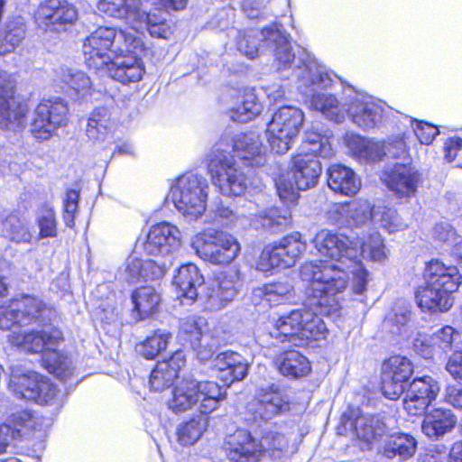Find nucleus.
Here are the masks:
<instances>
[{"mask_svg":"<svg viewBox=\"0 0 462 462\" xmlns=\"http://www.w3.org/2000/svg\"><path fill=\"white\" fill-rule=\"evenodd\" d=\"M318 252L334 261H314L300 267V279L308 283L307 293L311 305L320 312L331 314L340 307L338 295L348 285L349 273L353 276V291H365L369 273L358 259V249L354 240L328 229L319 231L312 240Z\"/></svg>","mask_w":462,"mask_h":462,"instance_id":"obj_1","label":"nucleus"},{"mask_svg":"<svg viewBox=\"0 0 462 462\" xmlns=\"http://www.w3.org/2000/svg\"><path fill=\"white\" fill-rule=\"evenodd\" d=\"M232 152L233 155L219 146L215 147L208 156V167L214 184L223 195L240 196L246 190L248 181L236 158L252 167L262 165V143L255 133L240 134L234 139Z\"/></svg>","mask_w":462,"mask_h":462,"instance_id":"obj_2","label":"nucleus"},{"mask_svg":"<svg viewBox=\"0 0 462 462\" xmlns=\"http://www.w3.org/2000/svg\"><path fill=\"white\" fill-rule=\"evenodd\" d=\"M115 37L116 28L100 27L85 40L82 51L87 66L106 71L109 77L124 84L141 80L145 72L141 58L112 57Z\"/></svg>","mask_w":462,"mask_h":462,"instance_id":"obj_3","label":"nucleus"},{"mask_svg":"<svg viewBox=\"0 0 462 462\" xmlns=\"http://www.w3.org/2000/svg\"><path fill=\"white\" fill-rule=\"evenodd\" d=\"M425 285L415 294L418 305L429 311H448L453 305L451 294L462 282V276L456 266L446 265L433 260L424 273Z\"/></svg>","mask_w":462,"mask_h":462,"instance_id":"obj_4","label":"nucleus"},{"mask_svg":"<svg viewBox=\"0 0 462 462\" xmlns=\"http://www.w3.org/2000/svg\"><path fill=\"white\" fill-rule=\"evenodd\" d=\"M226 397V389L217 382L188 375L173 388L168 406L174 413L196 409L201 415H208L216 411Z\"/></svg>","mask_w":462,"mask_h":462,"instance_id":"obj_5","label":"nucleus"},{"mask_svg":"<svg viewBox=\"0 0 462 462\" xmlns=\"http://www.w3.org/2000/svg\"><path fill=\"white\" fill-rule=\"evenodd\" d=\"M99 12L123 20L133 27L146 28L151 36L167 39L171 32L165 15L147 13L143 0H99Z\"/></svg>","mask_w":462,"mask_h":462,"instance_id":"obj_6","label":"nucleus"},{"mask_svg":"<svg viewBox=\"0 0 462 462\" xmlns=\"http://www.w3.org/2000/svg\"><path fill=\"white\" fill-rule=\"evenodd\" d=\"M208 189L206 179L187 173L176 180L170 196L179 212L189 220H196L206 210Z\"/></svg>","mask_w":462,"mask_h":462,"instance_id":"obj_7","label":"nucleus"},{"mask_svg":"<svg viewBox=\"0 0 462 462\" xmlns=\"http://www.w3.org/2000/svg\"><path fill=\"white\" fill-rule=\"evenodd\" d=\"M191 246L201 259L214 264L230 263L240 251V245L234 236L212 229L197 234Z\"/></svg>","mask_w":462,"mask_h":462,"instance_id":"obj_8","label":"nucleus"},{"mask_svg":"<svg viewBox=\"0 0 462 462\" xmlns=\"http://www.w3.org/2000/svg\"><path fill=\"white\" fill-rule=\"evenodd\" d=\"M304 120L303 112L295 106H282L273 116L268 124V142L273 151L277 153H285L291 148Z\"/></svg>","mask_w":462,"mask_h":462,"instance_id":"obj_9","label":"nucleus"},{"mask_svg":"<svg viewBox=\"0 0 462 462\" xmlns=\"http://www.w3.org/2000/svg\"><path fill=\"white\" fill-rule=\"evenodd\" d=\"M67 116L68 106L63 100H42L32 113L30 132L38 140H49L60 127L66 125Z\"/></svg>","mask_w":462,"mask_h":462,"instance_id":"obj_10","label":"nucleus"},{"mask_svg":"<svg viewBox=\"0 0 462 462\" xmlns=\"http://www.w3.org/2000/svg\"><path fill=\"white\" fill-rule=\"evenodd\" d=\"M47 305L39 298L23 295L0 307V328L10 329L15 324L27 326L43 320Z\"/></svg>","mask_w":462,"mask_h":462,"instance_id":"obj_11","label":"nucleus"},{"mask_svg":"<svg viewBox=\"0 0 462 462\" xmlns=\"http://www.w3.org/2000/svg\"><path fill=\"white\" fill-rule=\"evenodd\" d=\"M29 108L14 97V84L5 72L0 73V129L20 132L27 125Z\"/></svg>","mask_w":462,"mask_h":462,"instance_id":"obj_12","label":"nucleus"},{"mask_svg":"<svg viewBox=\"0 0 462 462\" xmlns=\"http://www.w3.org/2000/svg\"><path fill=\"white\" fill-rule=\"evenodd\" d=\"M306 249L299 234L288 236L278 243L266 245L259 258L257 269L268 272L274 267L290 268Z\"/></svg>","mask_w":462,"mask_h":462,"instance_id":"obj_13","label":"nucleus"},{"mask_svg":"<svg viewBox=\"0 0 462 462\" xmlns=\"http://www.w3.org/2000/svg\"><path fill=\"white\" fill-rule=\"evenodd\" d=\"M342 420L345 428L353 430L361 449H369L371 445L387 434L386 425L378 417L364 415L359 410L345 413Z\"/></svg>","mask_w":462,"mask_h":462,"instance_id":"obj_14","label":"nucleus"},{"mask_svg":"<svg viewBox=\"0 0 462 462\" xmlns=\"http://www.w3.org/2000/svg\"><path fill=\"white\" fill-rule=\"evenodd\" d=\"M181 243V233L179 228L168 222L152 226L145 240L142 242L143 252L152 256L169 257Z\"/></svg>","mask_w":462,"mask_h":462,"instance_id":"obj_15","label":"nucleus"},{"mask_svg":"<svg viewBox=\"0 0 462 462\" xmlns=\"http://www.w3.org/2000/svg\"><path fill=\"white\" fill-rule=\"evenodd\" d=\"M412 373L413 365L408 358L401 356L390 357L383 365V394L390 400L398 399Z\"/></svg>","mask_w":462,"mask_h":462,"instance_id":"obj_16","label":"nucleus"},{"mask_svg":"<svg viewBox=\"0 0 462 462\" xmlns=\"http://www.w3.org/2000/svg\"><path fill=\"white\" fill-rule=\"evenodd\" d=\"M439 390V383L431 376L425 375L415 378L405 393L404 409L412 416L423 414L429 405L437 398Z\"/></svg>","mask_w":462,"mask_h":462,"instance_id":"obj_17","label":"nucleus"},{"mask_svg":"<svg viewBox=\"0 0 462 462\" xmlns=\"http://www.w3.org/2000/svg\"><path fill=\"white\" fill-rule=\"evenodd\" d=\"M239 273L236 270L220 273L208 283L205 298L211 310H221L231 302L238 292Z\"/></svg>","mask_w":462,"mask_h":462,"instance_id":"obj_18","label":"nucleus"},{"mask_svg":"<svg viewBox=\"0 0 462 462\" xmlns=\"http://www.w3.org/2000/svg\"><path fill=\"white\" fill-rule=\"evenodd\" d=\"M290 171L296 188L306 190L318 184L322 167L317 156L300 152L291 158Z\"/></svg>","mask_w":462,"mask_h":462,"instance_id":"obj_19","label":"nucleus"},{"mask_svg":"<svg viewBox=\"0 0 462 462\" xmlns=\"http://www.w3.org/2000/svg\"><path fill=\"white\" fill-rule=\"evenodd\" d=\"M307 295V305L311 309L308 310L306 307L298 309L301 311V320L299 321V346H308L312 341H318L325 338L327 333V328L324 321L319 317V315H324L327 317L337 314L340 309L331 314H324L320 312L319 308L311 305L309 300V295ZM341 308V306L339 307Z\"/></svg>","mask_w":462,"mask_h":462,"instance_id":"obj_20","label":"nucleus"},{"mask_svg":"<svg viewBox=\"0 0 462 462\" xmlns=\"http://www.w3.org/2000/svg\"><path fill=\"white\" fill-rule=\"evenodd\" d=\"M78 17L77 9L67 1L47 0L42 3L37 12L36 18L41 26H58L72 24Z\"/></svg>","mask_w":462,"mask_h":462,"instance_id":"obj_21","label":"nucleus"},{"mask_svg":"<svg viewBox=\"0 0 462 462\" xmlns=\"http://www.w3.org/2000/svg\"><path fill=\"white\" fill-rule=\"evenodd\" d=\"M290 409L289 402L276 391L261 393L247 406L254 421H269Z\"/></svg>","mask_w":462,"mask_h":462,"instance_id":"obj_22","label":"nucleus"},{"mask_svg":"<svg viewBox=\"0 0 462 462\" xmlns=\"http://www.w3.org/2000/svg\"><path fill=\"white\" fill-rule=\"evenodd\" d=\"M60 340H62V333L58 329L24 333L14 330L9 335V341L12 345L28 353L45 351L50 347L57 346Z\"/></svg>","mask_w":462,"mask_h":462,"instance_id":"obj_23","label":"nucleus"},{"mask_svg":"<svg viewBox=\"0 0 462 462\" xmlns=\"http://www.w3.org/2000/svg\"><path fill=\"white\" fill-rule=\"evenodd\" d=\"M225 448L231 462H259L258 442L246 430H237L226 438Z\"/></svg>","mask_w":462,"mask_h":462,"instance_id":"obj_24","label":"nucleus"},{"mask_svg":"<svg viewBox=\"0 0 462 462\" xmlns=\"http://www.w3.org/2000/svg\"><path fill=\"white\" fill-rule=\"evenodd\" d=\"M385 174L388 187L399 197L410 198L415 195L420 174L411 162H396Z\"/></svg>","mask_w":462,"mask_h":462,"instance_id":"obj_25","label":"nucleus"},{"mask_svg":"<svg viewBox=\"0 0 462 462\" xmlns=\"http://www.w3.org/2000/svg\"><path fill=\"white\" fill-rule=\"evenodd\" d=\"M185 364L186 357L180 350L176 351L169 359L158 362L150 375L151 388L161 392L170 387Z\"/></svg>","mask_w":462,"mask_h":462,"instance_id":"obj_26","label":"nucleus"},{"mask_svg":"<svg viewBox=\"0 0 462 462\" xmlns=\"http://www.w3.org/2000/svg\"><path fill=\"white\" fill-rule=\"evenodd\" d=\"M168 263H171L170 259L156 262L153 260L144 261L134 256H130L126 261L124 271L125 278L130 282L140 280H158L165 274Z\"/></svg>","mask_w":462,"mask_h":462,"instance_id":"obj_27","label":"nucleus"},{"mask_svg":"<svg viewBox=\"0 0 462 462\" xmlns=\"http://www.w3.org/2000/svg\"><path fill=\"white\" fill-rule=\"evenodd\" d=\"M347 112L354 124L363 129L374 127L383 114V107L370 97H356L349 105Z\"/></svg>","mask_w":462,"mask_h":462,"instance_id":"obj_28","label":"nucleus"},{"mask_svg":"<svg viewBox=\"0 0 462 462\" xmlns=\"http://www.w3.org/2000/svg\"><path fill=\"white\" fill-rule=\"evenodd\" d=\"M214 367L219 372L221 380L231 383L247 375L249 364L240 354L226 351L216 356Z\"/></svg>","mask_w":462,"mask_h":462,"instance_id":"obj_29","label":"nucleus"},{"mask_svg":"<svg viewBox=\"0 0 462 462\" xmlns=\"http://www.w3.org/2000/svg\"><path fill=\"white\" fill-rule=\"evenodd\" d=\"M295 291L292 282L289 280L278 281L264 284L253 290L251 300L254 305L265 300L270 305L285 303L294 298Z\"/></svg>","mask_w":462,"mask_h":462,"instance_id":"obj_30","label":"nucleus"},{"mask_svg":"<svg viewBox=\"0 0 462 462\" xmlns=\"http://www.w3.org/2000/svg\"><path fill=\"white\" fill-rule=\"evenodd\" d=\"M328 185L335 192L346 196L356 195L361 188V180L355 171L343 164H333L328 170Z\"/></svg>","mask_w":462,"mask_h":462,"instance_id":"obj_31","label":"nucleus"},{"mask_svg":"<svg viewBox=\"0 0 462 462\" xmlns=\"http://www.w3.org/2000/svg\"><path fill=\"white\" fill-rule=\"evenodd\" d=\"M174 283L178 289V297L191 303L197 299L198 288L204 283V278L195 264L189 263L180 267Z\"/></svg>","mask_w":462,"mask_h":462,"instance_id":"obj_32","label":"nucleus"},{"mask_svg":"<svg viewBox=\"0 0 462 462\" xmlns=\"http://www.w3.org/2000/svg\"><path fill=\"white\" fill-rule=\"evenodd\" d=\"M457 423V418L450 410L435 409L428 413L421 424V430L429 438H439L450 432Z\"/></svg>","mask_w":462,"mask_h":462,"instance_id":"obj_33","label":"nucleus"},{"mask_svg":"<svg viewBox=\"0 0 462 462\" xmlns=\"http://www.w3.org/2000/svg\"><path fill=\"white\" fill-rule=\"evenodd\" d=\"M137 28L131 26L130 29H116V37L113 40L114 49H111L114 58L125 56L140 58L139 54L144 51V44L136 32Z\"/></svg>","mask_w":462,"mask_h":462,"instance_id":"obj_34","label":"nucleus"},{"mask_svg":"<svg viewBox=\"0 0 462 462\" xmlns=\"http://www.w3.org/2000/svg\"><path fill=\"white\" fill-rule=\"evenodd\" d=\"M262 111V105L258 102L253 90H245L237 95L236 103L228 110L230 118L235 122L246 123Z\"/></svg>","mask_w":462,"mask_h":462,"instance_id":"obj_35","label":"nucleus"},{"mask_svg":"<svg viewBox=\"0 0 462 462\" xmlns=\"http://www.w3.org/2000/svg\"><path fill=\"white\" fill-rule=\"evenodd\" d=\"M386 439L383 448V454L388 457L393 458L399 456L402 459L411 457L417 449V441L410 434L394 433L390 436L387 434Z\"/></svg>","mask_w":462,"mask_h":462,"instance_id":"obj_36","label":"nucleus"},{"mask_svg":"<svg viewBox=\"0 0 462 462\" xmlns=\"http://www.w3.org/2000/svg\"><path fill=\"white\" fill-rule=\"evenodd\" d=\"M260 460L268 457L273 460H280L289 451L288 439L276 431L265 432L258 442Z\"/></svg>","mask_w":462,"mask_h":462,"instance_id":"obj_37","label":"nucleus"},{"mask_svg":"<svg viewBox=\"0 0 462 462\" xmlns=\"http://www.w3.org/2000/svg\"><path fill=\"white\" fill-rule=\"evenodd\" d=\"M353 246L358 249V259L362 256L374 262H381L387 256L381 235L376 231L356 237Z\"/></svg>","mask_w":462,"mask_h":462,"instance_id":"obj_38","label":"nucleus"},{"mask_svg":"<svg viewBox=\"0 0 462 462\" xmlns=\"http://www.w3.org/2000/svg\"><path fill=\"white\" fill-rule=\"evenodd\" d=\"M42 365L61 381H66L73 374L71 360L63 353L50 347L42 354Z\"/></svg>","mask_w":462,"mask_h":462,"instance_id":"obj_39","label":"nucleus"},{"mask_svg":"<svg viewBox=\"0 0 462 462\" xmlns=\"http://www.w3.org/2000/svg\"><path fill=\"white\" fill-rule=\"evenodd\" d=\"M111 128V114L105 106L96 107L88 116L86 134L92 141L105 140Z\"/></svg>","mask_w":462,"mask_h":462,"instance_id":"obj_40","label":"nucleus"},{"mask_svg":"<svg viewBox=\"0 0 462 462\" xmlns=\"http://www.w3.org/2000/svg\"><path fill=\"white\" fill-rule=\"evenodd\" d=\"M132 300L134 310L137 311L141 319H144L157 311L161 296L154 288L143 286L134 291Z\"/></svg>","mask_w":462,"mask_h":462,"instance_id":"obj_41","label":"nucleus"},{"mask_svg":"<svg viewBox=\"0 0 462 462\" xmlns=\"http://www.w3.org/2000/svg\"><path fill=\"white\" fill-rule=\"evenodd\" d=\"M301 311L292 310L289 313L281 316L274 322V334L276 337H281V341H288L295 346H299V321L301 320Z\"/></svg>","mask_w":462,"mask_h":462,"instance_id":"obj_42","label":"nucleus"},{"mask_svg":"<svg viewBox=\"0 0 462 462\" xmlns=\"http://www.w3.org/2000/svg\"><path fill=\"white\" fill-rule=\"evenodd\" d=\"M279 371L285 376L298 378L307 375L310 371L309 360L295 350L283 353L279 359Z\"/></svg>","mask_w":462,"mask_h":462,"instance_id":"obj_43","label":"nucleus"},{"mask_svg":"<svg viewBox=\"0 0 462 462\" xmlns=\"http://www.w3.org/2000/svg\"><path fill=\"white\" fill-rule=\"evenodd\" d=\"M25 35L24 23L22 17H15L5 23L0 33V54L13 52Z\"/></svg>","mask_w":462,"mask_h":462,"instance_id":"obj_44","label":"nucleus"},{"mask_svg":"<svg viewBox=\"0 0 462 462\" xmlns=\"http://www.w3.org/2000/svg\"><path fill=\"white\" fill-rule=\"evenodd\" d=\"M310 104L315 110L321 112L331 121L341 123L345 119V109L334 95L327 93L314 94Z\"/></svg>","mask_w":462,"mask_h":462,"instance_id":"obj_45","label":"nucleus"},{"mask_svg":"<svg viewBox=\"0 0 462 462\" xmlns=\"http://www.w3.org/2000/svg\"><path fill=\"white\" fill-rule=\"evenodd\" d=\"M296 76L306 86H314L326 88L331 85L332 79L324 68L314 61L303 64V68L297 65Z\"/></svg>","mask_w":462,"mask_h":462,"instance_id":"obj_46","label":"nucleus"},{"mask_svg":"<svg viewBox=\"0 0 462 462\" xmlns=\"http://www.w3.org/2000/svg\"><path fill=\"white\" fill-rule=\"evenodd\" d=\"M374 208L367 200H358L341 206L340 213L345 215L349 226L357 227L374 219Z\"/></svg>","mask_w":462,"mask_h":462,"instance_id":"obj_47","label":"nucleus"},{"mask_svg":"<svg viewBox=\"0 0 462 462\" xmlns=\"http://www.w3.org/2000/svg\"><path fill=\"white\" fill-rule=\"evenodd\" d=\"M42 379V375L32 371H28L24 374L13 372L9 387L18 398L29 401L27 393L32 390L33 392H37Z\"/></svg>","mask_w":462,"mask_h":462,"instance_id":"obj_48","label":"nucleus"},{"mask_svg":"<svg viewBox=\"0 0 462 462\" xmlns=\"http://www.w3.org/2000/svg\"><path fill=\"white\" fill-rule=\"evenodd\" d=\"M374 220L390 234L402 231L410 225L396 209L387 207H376L374 209Z\"/></svg>","mask_w":462,"mask_h":462,"instance_id":"obj_49","label":"nucleus"},{"mask_svg":"<svg viewBox=\"0 0 462 462\" xmlns=\"http://www.w3.org/2000/svg\"><path fill=\"white\" fill-rule=\"evenodd\" d=\"M207 424L208 419L201 414L180 424L177 429L178 441L183 446L195 444L202 436Z\"/></svg>","mask_w":462,"mask_h":462,"instance_id":"obj_50","label":"nucleus"},{"mask_svg":"<svg viewBox=\"0 0 462 462\" xmlns=\"http://www.w3.org/2000/svg\"><path fill=\"white\" fill-rule=\"evenodd\" d=\"M300 152L322 158H330L334 153L329 138L312 131L305 133Z\"/></svg>","mask_w":462,"mask_h":462,"instance_id":"obj_51","label":"nucleus"},{"mask_svg":"<svg viewBox=\"0 0 462 462\" xmlns=\"http://www.w3.org/2000/svg\"><path fill=\"white\" fill-rule=\"evenodd\" d=\"M268 40L275 42V61L279 70L287 69L291 67L295 60V54L291 51L290 42L278 30L269 32Z\"/></svg>","mask_w":462,"mask_h":462,"instance_id":"obj_52","label":"nucleus"},{"mask_svg":"<svg viewBox=\"0 0 462 462\" xmlns=\"http://www.w3.org/2000/svg\"><path fill=\"white\" fill-rule=\"evenodd\" d=\"M29 401H34L41 405H53L59 408L62 404V394L56 386L47 378L43 377L37 392L27 393Z\"/></svg>","mask_w":462,"mask_h":462,"instance_id":"obj_53","label":"nucleus"},{"mask_svg":"<svg viewBox=\"0 0 462 462\" xmlns=\"http://www.w3.org/2000/svg\"><path fill=\"white\" fill-rule=\"evenodd\" d=\"M57 73L60 80L77 94L84 97L90 90L91 80L83 71L68 67H60Z\"/></svg>","mask_w":462,"mask_h":462,"instance_id":"obj_54","label":"nucleus"},{"mask_svg":"<svg viewBox=\"0 0 462 462\" xmlns=\"http://www.w3.org/2000/svg\"><path fill=\"white\" fill-rule=\"evenodd\" d=\"M171 334L158 330L136 346V351L146 359L155 358L166 349Z\"/></svg>","mask_w":462,"mask_h":462,"instance_id":"obj_55","label":"nucleus"},{"mask_svg":"<svg viewBox=\"0 0 462 462\" xmlns=\"http://www.w3.org/2000/svg\"><path fill=\"white\" fill-rule=\"evenodd\" d=\"M461 336L452 327L446 326L435 332L430 337L434 350L439 349L443 352L459 350V340Z\"/></svg>","mask_w":462,"mask_h":462,"instance_id":"obj_56","label":"nucleus"},{"mask_svg":"<svg viewBox=\"0 0 462 462\" xmlns=\"http://www.w3.org/2000/svg\"><path fill=\"white\" fill-rule=\"evenodd\" d=\"M263 227H282L290 225L291 213L287 208H271L261 211L258 215Z\"/></svg>","mask_w":462,"mask_h":462,"instance_id":"obj_57","label":"nucleus"},{"mask_svg":"<svg viewBox=\"0 0 462 462\" xmlns=\"http://www.w3.org/2000/svg\"><path fill=\"white\" fill-rule=\"evenodd\" d=\"M14 432V439L29 435L36 429L35 417L27 411L13 414L9 419V424Z\"/></svg>","mask_w":462,"mask_h":462,"instance_id":"obj_58","label":"nucleus"},{"mask_svg":"<svg viewBox=\"0 0 462 462\" xmlns=\"http://www.w3.org/2000/svg\"><path fill=\"white\" fill-rule=\"evenodd\" d=\"M273 29L263 30L257 34L247 33L244 35L237 42L238 50L249 59H254L259 52V43L262 40L271 42L268 40L269 32Z\"/></svg>","mask_w":462,"mask_h":462,"instance_id":"obj_59","label":"nucleus"},{"mask_svg":"<svg viewBox=\"0 0 462 462\" xmlns=\"http://www.w3.org/2000/svg\"><path fill=\"white\" fill-rule=\"evenodd\" d=\"M205 334L195 317H188L182 319L179 331V337L181 340L189 344H198V340Z\"/></svg>","mask_w":462,"mask_h":462,"instance_id":"obj_60","label":"nucleus"},{"mask_svg":"<svg viewBox=\"0 0 462 462\" xmlns=\"http://www.w3.org/2000/svg\"><path fill=\"white\" fill-rule=\"evenodd\" d=\"M196 351L197 357L201 362L208 361L218 346L217 339L212 335L206 333L199 340L198 344H190Z\"/></svg>","mask_w":462,"mask_h":462,"instance_id":"obj_61","label":"nucleus"},{"mask_svg":"<svg viewBox=\"0 0 462 462\" xmlns=\"http://www.w3.org/2000/svg\"><path fill=\"white\" fill-rule=\"evenodd\" d=\"M40 237H53L57 235L55 214L52 208H42L37 218Z\"/></svg>","mask_w":462,"mask_h":462,"instance_id":"obj_62","label":"nucleus"},{"mask_svg":"<svg viewBox=\"0 0 462 462\" xmlns=\"http://www.w3.org/2000/svg\"><path fill=\"white\" fill-rule=\"evenodd\" d=\"M79 199V193L77 190L69 189L67 191L63 213V218L67 226L71 227L74 225V217L78 209Z\"/></svg>","mask_w":462,"mask_h":462,"instance_id":"obj_63","label":"nucleus"},{"mask_svg":"<svg viewBox=\"0 0 462 462\" xmlns=\"http://www.w3.org/2000/svg\"><path fill=\"white\" fill-rule=\"evenodd\" d=\"M411 318V310L409 304L402 300L395 302L393 308V313L390 314L388 319L397 327H402L407 324Z\"/></svg>","mask_w":462,"mask_h":462,"instance_id":"obj_64","label":"nucleus"}]
</instances>
